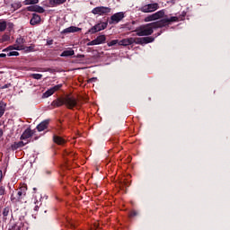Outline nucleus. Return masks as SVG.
Segmentation results:
<instances>
[{"instance_id": "nucleus-1", "label": "nucleus", "mask_w": 230, "mask_h": 230, "mask_svg": "<svg viewBox=\"0 0 230 230\" xmlns=\"http://www.w3.org/2000/svg\"><path fill=\"white\" fill-rule=\"evenodd\" d=\"M50 105L54 109L62 107V105H66L67 109L72 110V109H75L76 105H78V100H76L75 96H71L68 94V95H66L65 97L57 98L51 102Z\"/></svg>"}, {"instance_id": "nucleus-2", "label": "nucleus", "mask_w": 230, "mask_h": 230, "mask_svg": "<svg viewBox=\"0 0 230 230\" xmlns=\"http://www.w3.org/2000/svg\"><path fill=\"white\" fill-rule=\"evenodd\" d=\"M157 28H160L158 22H154L151 23L140 25L133 31L137 33V37H148V35H152V33H154V30H157Z\"/></svg>"}, {"instance_id": "nucleus-3", "label": "nucleus", "mask_w": 230, "mask_h": 230, "mask_svg": "<svg viewBox=\"0 0 230 230\" xmlns=\"http://www.w3.org/2000/svg\"><path fill=\"white\" fill-rule=\"evenodd\" d=\"M26 191H28V186L23 185L20 189H18L16 195L11 196V202L13 204H17V202H21L22 198L26 195Z\"/></svg>"}, {"instance_id": "nucleus-4", "label": "nucleus", "mask_w": 230, "mask_h": 230, "mask_svg": "<svg viewBox=\"0 0 230 230\" xmlns=\"http://www.w3.org/2000/svg\"><path fill=\"white\" fill-rule=\"evenodd\" d=\"M158 22V26L160 28H166V26H170L172 22H179V17L172 16L170 18H164L160 21H156Z\"/></svg>"}, {"instance_id": "nucleus-5", "label": "nucleus", "mask_w": 230, "mask_h": 230, "mask_svg": "<svg viewBox=\"0 0 230 230\" xmlns=\"http://www.w3.org/2000/svg\"><path fill=\"white\" fill-rule=\"evenodd\" d=\"M108 24L109 23L107 22H102L97 23L93 27L89 29L88 31L86 32V34L91 33L93 35L94 33H98V31H102V30H105V28H107Z\"/></svg>"}, {"instance_id": "nucleus-6", "label": "nucleus", "mask_w": 230, "mask_h": 230, "mask_svg": "<svg viewBox=\"0 0 230 230\" xmlns=\"http://www.w3.org/2000/svg\"><path fill=\"white\" fill-rule=\"evenodd\" d=\"M111 7L105 6H97L92 10V13H93V15H108V13H111Z\"/></svg>"}, {"instance_id": "nucleus-7", "label": "nucleus", "mask_w": 230, "mask_h": 230, "mask_svg": "<svg viewBox=\"0 0 230 230\" xmlns=\"http://www.w3.org/2000/svg\"><path fill=\"white\" fill-rule=\"evenodd\" d=\"M155 10H159V4L157 3L148 4L140 8V12H143L144 13H150L155 12Z\"/></svg>"}, {"instance_id": "nucleus-8", "label": "nucleus", "mask_w": 230, "mask_h": 230, "mask_svg": "<svg viewBox=\"0 0 230 230\" xmlns=\"http://www.w3.org/2000/svg\"><path fill=\"white\" fill-rule=\"evenodd\" d=\"M136 44H139L140 46H145V44H150L155 40V37L148 36L143 38H135Z\"/></svg>"}, {"instance_id": "nucleus-9", "label": "nucleus", "mask_w": 230, "mask_h": 230, "mask_svg": "<svg viewBox=\"0 0 230 230\" xmlns=\"http://www.w3.org/2000/svg\"><path fill=\"white\" fill-rule=\"evenodd\" d=\"M105 40H107V37L105 35H100L95 40L87 43V46H99V44H105Z\"/></svg>"}, {"instance_id": "nucleus-10", "label": "nucleus", "mask_w": 230, "mask_h": 230, "mask_svg": "<svg viewBox=\"0 0 230 230\" xmlns=\"http://www.w3.org/2000/svg\"><path fill=\"white\" fill-rule=\"evenodd\" d=\"M123 19H125V13L123 12L114 13L111 17V22H115L116 24H118V22H119L120 21H123Z\"/></svg>"}, {"instance_id": "nucleus-11", "label": "nucleus", "mask_w": 230, "mask_h": 230, "mask_svg": "<svg viewBox=\"0 0 230 230\" xmlns=\"http://www.w3.org/2000/svg\"><path fill=\"white\" fill-rule=\"evenodd\" d=\"M27 12H36L37 13H44L46 10L44 7L35 4V5H30L27 7Z\"/></svg>"}, {"instance_id": "nucleus-12", "label": "nucleus", "mask_w": 230, "mask_h": 230, "mask_svg": "<svg viewBox=\"0 0 230 230\" xmlns=\"http://www.w3.org/2000/svg\"><path fill=\"white\" fill-rule=\"evenodd\" d=\"M132 44H136V38L123 39L119 41V46H132Z\"/></svg>"}, {"instance_id": "nucleus-13", "label": "nucleus", "mask_w": 230, "mask_h": 230, "mask_svg": "<svg viewBox=\"0 0 230 230\" xmlns=\"http://www.w3.org/2000/svg\"><path fill=\"white\" fill-rule=\"evenodd\" d=\"M33 137V131L31 128H28L23 131L22 136L20 137L21 141H26V139H30V137Z\"/></svg>"}, {"instance_id": "nucleus-14", "label": "nucleus", "mask_w": 230, "mask_h": 230, "mask_svg": "<svg viewBox=\"0 0 230 230\" xmlns=\"http://www.w3.org/2000/svg\"><path fill=\"white\" fill-rule=\"evenodd\" d=\"M51 120L49 119H45L43 121H41L38 126H37V130L38 132H42L44 130H46V128H48V127L49 126V122Z\"/></svg>"}, {"instance_id": "nucleus-15", "label": "nucleus", "mask_w": 230, "mask_h": 230, "mask_svg": "<svg viewBox=\"0 0 230 230\" xmlns=\"http://www.w3.org/2000/svg\"><path fill=\"white\" fill-rule=\"evenodd\" d=\"M82 31L81 28L70 26L61 31L63 35H67L68 33H76L77 31Z\"/></svg>"}, {"instance_id": "nucleus-16", "label": "nucleus", "mask_w": 230, "mask_h": 230, "mask_svg": "<svg viewBox=\"0 0 230 230\" xmlns=\"http://www.w3.org/2000/svg\"><path fill=\"white\" fill-rule=\"evenodd\" d=\"M40 21H41L40 15L37 13H32V17L30 21V24L31 26H37V24H40Z\"/></svg>"}, {"instance_id": "nucleus-17", "label": "nucleus", "mask_w": 230, "mask_h": 230, "mask_svg": "<svg viewBox=\"0 0 230 230\" xmlns=\"http://www.w3.org/2000/svg\"><path fill=\"white\" fill-rule=\"evenodd\" d=\"M30 141L24 142V141H19V142H14L11 148L12 150H19V148H22V146H26Z\"/></svg>"}, {"instance_id": "nucleus-18", "label": "nucleus", "mask_w": 230, "mask_h": 230, "mask_svg": "<svg viewBox=\"0 0 230 230\" xmlns=\"http://www.w3.org/2000/svg\"><path fill=\"white\" fill-rule=\"evenodd\" d=\"M21 49H22V46H17L16 43H15L14 45H10L6 49H4L3 52L6 53L7 51H13V49L15 51H21Z\"/></svg>"}, {"instance_id": "nucleus-19", "label": "nucleus", "mask_w": 230, "mask_h": 230, "mask_svg": "<svg viewBox=\"0 0 230 230\" xmlns=\"http://www.w3.org/2000/svg\"><path fill=\"white\" fill-rule=\"evenodd\" d=\"M53 141L56 143V145H64L66 144V139H64L62 137L54 135L53 136Z\"/></svg>"}, {"instance_id": "nucleus-20", "label": "nucleus", "mask_w": 230, "mask_h": 230, "mask_svg": "<svg viewBox=\"0 0 230 230\" xmlns=\"http://www.w3.org/2000/svg\"><path fill=\"white\" fill-rule=\"evenodd\" d=\"M66 1L67 0H49V4L50 6L54 7V6H58L60 4H64Z\"/></svg>"}, {"instance_id": "nucleus-21", "label": "nucleus", "mask_w": 230, "mask_h": 230, "mask_svg": "<svg viewBox=\"0 0 230 230\" xmlns=\"http://www.w3.org/2000/svg\"><path fill=\"white\" fill-rule=\"evenodd\" d=\"M4 112H6V103L3 101L0 102V118L4 116Z\"/></svg>"}, {"instance_id": "nucleus-22", "label": "nucleus", "mask_w": 230, "mask_h": 230, "mask_svg": "<svg viewBox=\"0 0 230 230\" xmlns=\"http://www.w3.org/2000/svg\"><path fill=\"white\" fill-rule=\"evenodd\" d=\"M155 17V21H157L158 19H163L164 17V10H160L155 13H153Z\"/></svg>"}, {"instance_id": "nucleus-23", "label": "nucleus", "mask_w": 230, "mask_h": 230, "mask_svg": "<svg viewBox=\"0 0 230 230\" xmlns=\"http://www.w3.org/2000/svg\"><path fill=\"white\" fill-rule=\"evenodd\" d=\"M21 51H25V53H31L32 51H35V46H22Z\"/></svg>"}, {"instance_id": "nucleus-24", "label": "nucleus", "mask_w": 230, "mask_h": 230, "mask_svg": "<svg viewBox=\"0 0 230 230\" xmlns=\"http://www.w3.org/2000/svg\"><path fill=\"white\" fill-rule=\"evenodd\" d=\"M8 26V22L5 20H0V31H5Z\"/></svg>"}, {"instance_id": "nucleus-25", "label": "nucleus", "mask_w": 230, "mask_h": 230, "mask_svg": "<svg viewBox=\"0 0 230 230\" xmlns=\"http://www.w3.org/2000/svg\"><path fill=\"white\" fill-rule=\"evenodd\" d=\"M75 55V50L69 49V50H65L60 54V57H73Z\"/></svg>"}, {"instance_id": "nucleus-26", "label": "nucleus", "mask_w": 230, "mask_h": 230, "mask_svg": "<svg viewBox=\"0 0 230 230\" xmlns=\"http://www.w3.org/2000/svg\"><path fill=\"white\" fill-rule=\"evenodd\" d=\"M22 7V4L21 2H14L11 4V8L15 12V10H19V8Z\"/></svg>"}, {"instance_id": "nucleus-27", "label": "nucleus", "mask_w": 230, "mask_h": 230, "mask_svg": "<svg viewBox=\"0 0 230 230\" xmlns=\"http://www.w3.org/2000/svg\"><path fill=\"white\" fill-rule=\"evenodd\" d=\"M25 42H26V40H24V38L20 36L19 38L16 39L15 45L16 46H24Z\"/></svg>"}, {"instance_id": "nucleus-28", "label": "nucleus", "mask_w": 230, "mask_h": 230, "mask_svg": "<svg viewBox=\"0 0 230 230\" xmlns=\"http://www.w3.org/2000/svg\"><path fill=\"white\" fill-rule=\"evenodd\" d=\"M53 94H55V93L50 88L43 93V98H49V96H53Z\"/></svg>"}, {"instance_id": "nucleus-29", "label": "nucleus", "mask_w": 230, "mask_h": 230, "mask_svg": "<svg viewBox=\"0 0 230 230\" xmlns=\"http://www.w3.org/2000/svg\"><path fill=\"white\" fill-rule=\"evenodd\" d=\"M8 40H10V35L4 34L0 39V44H3L4 42H8Z\"/></svg>"}, {"instance_id": "nucleus-30", "label": "nucleus", "mask_w": 230, "mask_h": 230, "mask_svg": "<svg viewBox=\"0 0 230 230\" xmlns=\"http://www.w3.org/2000/svg\"><path fill=\"white\" fill-rule=\"evenodd\" d=\"M23 4H25V5H28V4H39V0H25L24 2H23Z\"/></svg>"}, {"instance_id": "nucleus-31", "label": "nucleus", "mask_w": 230, "mask_h": 230, "mask_svg": "<svg viewBox=\"0 0 230 230\" xmlns=\"http://www.w3.org/2000/svg\"><path fill=\"white\" fill-rule=\"evenodd\" d=\"M31 76L34 80H41L42 79V75L41 74H31Z\"/></svg>"}, {"instance_id": "nucleus-32", "label": "nucleus", "mask_w": 230, "mask_h": 230, "mask_svg": "<svg viewBox=\"0 0 230 230\" xmlns=\"http://www.w3.org/2000/svg\"><path fill=\"white\" fill-rule=\"evenodd\" d=\"M3 217H8L10 215V207H5L2 213Z\"/></svg>"}, {"instance_id": "nucleus-33", "label": "nucleus", "mask_w": 230, "mask_h": 230, "mask_svg": "<svg viewBox=\"0 0 230 230\" xmlns=\"http://www.w3.org/2000/svg\"><path fill=\"white\" fill-rule=\"evenodd\" d=\"M152 21H155L154 14H150L145 18V22H150Z\"/></svg>"}, {"instance_id": "nucleus-34", "label": "nucleus", "mask_w": 230, "mask_h": 230, "mask_svg": "<svg viewBox=\"0 0 230 230\" xmlns=\"http://www.w3.org/2000/svg\"><path fill=\"white\" fill-rule=\"evenodd\" d=\"M50 89H52L53 93H57V91H60V89H62V84H57L53 87H51Z\"/></svg>"}, {"instance_id": "nucleus-35", "label": "nucleus", "mask_w": 230, "mask_h": 230, "mask_svg": "<svg viewBox=\"0 0 230 230\" xmlns=\"http://www.w3.org/2000/svg\"><path fill=\"white\" fill-rule=\"evenodd\" d=\"M116 44H119V41L118 40H112L111 41L108 42V46L111 48V46H116Z\"/></svg>"}, {"instance_id": "nucleus-36", "label": "nucleus", "mask_w": 230, "mask_h": 230, "mask_svg": "<svg viewBox=\"0 0 230 230\" xmlns=\"http://www.w3.org/2000/svg\"><path fill=\"white\" fill-rule=\"evenodd\" d=\"M134 24H136V22H132V24H127L126 25V30H128L129 31L134 30Z\"/></svg>"}, {"instance_id": "nucleus-37", "label": "nucleus", "mask_w": 230, "mask_h": 230, "mask_svg": "<svg viewBox=\"0 0 230 230\" xmlns=\"http://www.w3.org/2000/svg\"><path fill=\"white\" fill-rule=\"evenodd\" d=\"M9 230H21V225L14 224Z\"/></svg>"}, {"instance_id": "nucleus-38", "label": "nucleus", "mask_w": 230, "mask_h": 230, "mask_svg": "<svg viewBox=\"0 0 230 230\" xmlns=\"http://www.w3.org/2000/svg\"><path fill=\"white\" fill-rule=\"evenodd\" d=\"M129 217L132 218L134 217H137V211L132 210L129 214Z\"/></svg>"}, {"instance_id": "nucleus-39", "label": "nucleus", "mask_w": 230, "mask_h": 230, "mask_svg": "<svg viewBox=\"0 0 230 230\" xmlns=\"http://www.w3.org/2000/svg\"><path fill=\"white\" fill-rule=\"evenodd\" d=\"M7 28H8V30H13V23L7 22Z\"/></svg>"}, {"instance_id": "nucleus-40", "label": "nucleus", "mask_w": 230, "mask_h": 230, "mask_svg": "<svg viewBox=\"0 0 230 230\" xmlns=\"http://www.w3.org/2000/svg\"><path fill=\"white\" fill-rule=\"evenodd\" d=\"M8 87H12V84H6L2 86V89H8Z\"/></svg>"}, {"instance_id": "nucleus-41", "label": "nucleus", "mask_w": 230, "mask_h": 230, "mask_svg": "<svg viewBox=\"0 0 230 230\" xmlns=\"http://www.w3.org/2000/svg\"><path fill=\"white\" fill-rule=\"evenodd\" d=\"M0 195H4V187H0Z\"/></svg>"}, {"instance_id": "nucleus-42", "label": "nucleus", "mask_w": 230, "mask_h": 230, "mask_svg": "<svg viewBox=\"0 0 230 230\" xmlns=\"http://www.w3.org/2000/svg\"><path fill=\"white\" fill-rule=\"evenodd\" d=\"M13 57H19V52L18 51H11Z\"/></svg>"}, {"instance_id": "nucleus-43", "label": "nucleus", "mask_w": 230, "mask_h": 230, "mask_svg": "<svg viewBox=\"0 0 230 230\" xmlns=\"http://www.w3.org/2000/svg\"><path fill=\"white\" fill-rule=\"evenodd\" d=\"M45 175H51V171L50 170H46L45 171Z\"/></svg>"}, {"instance_id": "nucleus-44", "label": "nucleus", "mask_w": 230, "mask_h": 230, "mask_svg": "<svg viewBox=\"0 0 230 230\" xmlns=\"http://www.w3.org/2000/svg\"><path fill=\"white\" fill-rule=\"evenodd\" d=\"M163 33V31H160L158 33L155 34V37H159Z\"/></svg>"}, {"instance_id": "nucleus-45", "label": "nucleus", "mask_w": 230, "mask_h": 230, "mask_svg": "<svg viewBox=\"0 0 230 230\" xmlns=\"http://www.w3.org/2000/svg\"><path fill=\"white\" fill-rule=\"evenodd\" d=\"M5 57H6V54L4 53L0 54V58H5Z\"/></svg>"}, {"instance_id": "nucleus-46", "label": "nucleus", "mask_w": 230, "mask_h": 230, "mask_svg": "<svg viewBox=\"0 0 230 230\" xmlns=\"http://www.w3.org/2000/svg\"><path fill=\"white\" fill-rule=\"evenodd\" d=\"M3 181V171H0V182Z\"/></svg>"}, {"instance_id": "nucleus-47", "label": "nucleus", "mask_w": 230, "mask_h": 230, "mask_svg": "<svg viewBox=\"0 0 230 230\" xmlns=\"http://www.w3.org/2000/svg\"><path fill=\"white\" fill-rule=\"evenodd\" d=\"M48 44H49V46H51V44H53V40L48 41Z\"/></svg>"}, {"instance_id": "nucleus-48", "label": "nucleus", "mask_w": 230, "mask_h": 230, "mask_svg": "<svg viewBox=\"0 0 230 230\" xmlns=\"http://www.w3.org/2000/svg\"><path fill=\"white\" fill-rule=\"evenodd\" d=\"M84 57H85V56H84V55H78L77 56L78 58H84Z\"/></svg>"}, {"instance_id": "nucleus-49", "label": "nucleus", "mask_w": 230, "mask_h": 230, "mask_svg": "<svg viewBox=\"0 0 230 230\" xmlns=\"http://www.w3.org/2000/svg\"><path fill=\"white\" fill-rule=\"evenodd\" d=\"M0 137H3V129L0 128Z\"/></svg>"}, {"instance_id": "nucleus-50", "label": "nucleus", "mask_w": 230, "mask_h": 230, "mask_svg": "<svg viewBox=\"0 0 230 230\" xmlns=\"http://www.w3.org/2000/svg\"><path fill=\"white\" fill-rule=\"evenodd\" d=\"M7 57H13L12 51L7 53Z\"/></svg>"}, {"instance_id": "nucleus-51", "label": "nucleus", "mask_w": 230, "mask_h": 230, "mask_svg": "<svg viewBox=\"0 0 230 230\" xmlns=\"http://www.w3.org/2000/svg\"><path fill=\"white\" fill-rule=\"evenodd\" d=\"M37 209H39V206H36V207L34 208V210H35V211H37Z\"/></svg>"}, {"instance_id": "nucleus-52", "label": "nucleus", "mask_w": 230, "mask_h": 230, "mask_svg": "<svg viewBox=\"0 0 230 230\" xmlns=\"http://www.w3.org/2000/svg\"><path fill=\"white\" fill-rule=\"evenodd\" d=\"M91 81H93V80H96V78H92V79H90Z\"/></svg>"}, {"instance_id": "nucleus-53", "label": "nucleus", "mask_w": 230, "mask_h": 230, "mask_svg": "<svg viewBox=\"0 0 230 230\" xmlns=\"http://www.w3.org/2000/svg\"><path fill=\"white\" fill-rule=\"evenodd\" d=\"M33 190H34V191H35V190H37V188H34Z\"/></svg>"}, {"instance_id": "nucleus-54", "label": "nucleus", "mask_w": 230, "mask_h": 230, "mask_svg": "<svg viewBox=\"0 0 230 230\" xmlns=\"http://www.w3.org/2000/svg\"><path fill=\"white\" fill-rule=\"evenodd\" d=\"M0 89H2V86H1V84H0Z\"/></svg>"}]
</instances>
